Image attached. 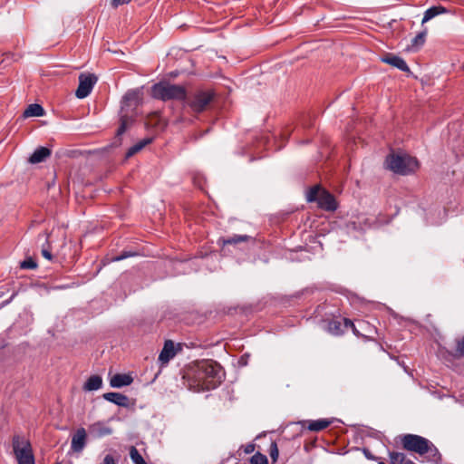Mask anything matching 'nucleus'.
<instances>
[{"label": "nucleus", "mask_w": 464, "mask_h": 464, "mask_svg": "<svg viewBox=\"0 0 464 464\" xmlns=\"http://www.w3.org/2000/svg\"><path fill=\"white\" fill-rule=\"evenodd\" d=\"M306 199L309 202H316L320 208L326 211H334L337 208L334 197L319 185L309 189Z\"/></svg>", "instance_id": "5"}, {"label": "nucleus", "mask_w": 464, "mask_h": 464, "mask_svg": "<svg viewBox=\"0 0 464 464\" xmlns=\"http://www.w3.org/2000/svg\"><path fill=\"white\" fill-rule=\"evenodd\" d=\"M103 398L112 402L118 406L129 408L130 407V400L129 398L119 392H106L103 394Z\"/></svg>", "instance_id": "11"}, {"label": "nucleus", "mask_w": 464, "mask_h": 464, "mask_svg": "<svg viewBox=\"0 0 464 464\" xmlns=\"http://www.w3.org/2000/svg\"><path fill=\"white\" fill-rule=\"evenodd\" d=\"M176 355L175 344L171 340L165 342L163 349L159 355V361L162 364H166Z\"/></svg>", "instance_id": "10"}, {"label": "nucleus", "mask_w": 464, "mask_h": 464, "mask_svg": "<svg viewBox=\"0 0 464 464\" xmlns=\"http://www.w3.org/2000/svg\"><path fill=\"white\" fill-rule=\"evenodd\" d=\"M428 34L427 28H424L421 32H420L413 39L412 45L413 46H421L424 44L426 36Z\"/></svg>", "instance_id": "25"}, {"label": "nucleus", "mask_w": 464, "mask_h": 464, "mask_svg": "<svg viewBox=\"0 0 464 464\" xmlns=\"http://www.w3.org/2000/svg\"><path fill=\"white\" fill-rule=\"evenodd\" d=\"M305 423V427L307 430L311 431H321L328 428L331 425L332 420L327 419H320L316 420H307Z\"/></svg>", "instance_id": "17"}, {"label": "nucleus", "mask_w": 464, "mask_h": 464, "mask_svg": "<svg viewBox=\"0 0 464 464\" xmlns=\"http://www.w3.org/2000/svg\"><path fill=\"white\" fill-rule=\"evenodd\" d=\"M328 330L333 334H341L343 333L342 330V323L337 320H332L328 324Z\"/></svg>", "instance_id": "26"}, {"label": "nucleus", "mask_w": 464, "mask_h": 464, "mask_svg": "<svg viewBox=\"0 0 464 464\" xmlns=\"http://www.w3.org/2000/svg\"><path fill=\"white\" fill-rule=\"evenodd\" d=\"M51 155V150L45 147L37 148L30 156L29 162L36 164L44 161Z\"/></svg>", "instance_id": "16"}, {"label": "nucleus", "mask_w": 464, "mask_h": 464, "mask_svg": "<svg viewBox=\"0 0 464 464\" xmlns=\"http://www.w3.org/2000/svg\"><path fill=\"white\" fill-rule=\"evenodd\" d=\"M102 385V379L99 375H92L84 383V391H96L99 390Z\"/></svg>", "instance_id": "19"}, {"label": "nucleus", "mask_w": 464, "mask_h": 464, "mask_svg": "<svg viewBox=\"0 0 464 464\" xmlns=\"http://www.w3.org/2000/svg\"><path fill=\"white\" fill-rule=\"evenodd\" d=\"M363 451L368 459H374V458L370 454L368 450H364Z\"/></svg>", "instance_id": "38"}, {"label": "nucleus", "mask_w": 464, "mask_h": 464, "mask_svg": "<svg viewBox=\"0 0 464 464\" xmlns=\"http://www.w3.org/2000/svg\"><path fill=\"white\" fill-rule=\"evenodd\" d=\"M90 435L93 438H102L112 433V429L106 421H96L88 428Z\"/></svg>", "instance_id": "9"}, {"label": "nucleus", "mask_w": 464, "mask_h": 464, "mask_svg": "<svg viewBox=\"0 0 464 464\" xmlns=\"http://www.w3.org/2000/svg\"><path fill=\"white\" fill-rule=\"evenodd\" d=\"M129 453H130V457L131 460L134 462V464H146L143 457L140 455L139 450L134 446L130 447Z\"/></svg>", "instance_id": "23"}, {"label": "nucleus", "mask_w": 464, "mask_h": 464, "mask_svg": "<svg viewBox=\"0 0 464 464\" xmlns=\"http://www.w3.org/2000/svg\"><path fill=\"white\" fill-rule=\"evenodd\" d=\"M449 13H450V11L442 5L431 6L424 12V15H423L421 24H424L425 23L429 22L430 20L433 19L434 17H436L438 15L445 14H449Z\"/></svg>", "instance_id": "13"}, {"label": "nucleus", "mask_w": 464, "mask_h": 464, "mask_svg": "<svg viewBox=\"0 0 464 464\" xmlns=\"http://www.w3.org/2000/svg\"><path fill=\"white\" fill-rule=\"evenodd\" d=\"M152 141V139L146 138L142 140L137 142L135 145L130 147L128 151L126 152V158H130L133 155H135L137 152L140 151L145 146L150 144Z\"/></svg>", "instance_id": "21"}, {"label": "nucleus", "mask_w": 464, "mask_h": 464, "mask_svg": "<svg viewBox=\"0 0 464 464\" xmlns=\"http://www.w3.org/2000/svg\"><path fill=\"white\" fill-rule=\"evenodd\" d=\"M136 99V95L134 92H128L124 96V102H129Z\"/></svg>", "instance_id": "36"}, {"label": "nucleus", "mask_w": 464, "mask_h": 464, "mask_svg": "<svg viewBox=\"0 0 464 464\" xmlns=\"http://www.w3.org/2000/svg\"><path fill=\"white\" fill-rule=\"evenodd\" d=\"M251 239V237L249 236H241V235H234L232 237H229L227 238L221 237L218 239V245H220L222 247H225L227 245H237L242 242H246Z\"/></svg>", "instance_id": "18"}, {"label": "nucleus", "mask_w": 464, "mask_h": 464, "mask_svg": "<svg viewBox=\"0 0 464 464\" xmlns=\"http://www.w3.org/2000/svg\"><path fill=\"white\" fill-rule=\"evenodd\" d=\"M250 464H268V459L266 455L256 452L251 457Z\"/></svg>", "instance_id": "28"}, {"label": "nucleus", "mask_w": 464, "mask_h": 464, "mask_svg": "<svg viewBox=\"0 0 464 464\" xmlns=\"http://www.w3.org/2000/svg\"><path fill=\"white\" fill-rule=\"evenodd\" d=\"M133 378L130 374L117 373L110 380V385L113 388H121L131 384Z\"/></svg>", "instance_id": "12"}, {"label": "nucleus", "mask_w": 464, "mask_h": 464, "mask_svg": "<svg viewBox=\"0 0 464 464\" xmlns=\"http://www.w3.org/2000/svg\"><path fill=\"white\" fill-rule=\"evenodd\" d=\"M365 323L364 322H359V325L362 326V325H364Z\"/></svg>", "instance_id": "39"}, {"label": "nucleus", "mask_w": 464, "mask_h": 464, "mask_svg": "<svg viewBox=\"0 0 464 464\" xmlns=\"http://www.w3.org/2000/svg\"><path fill=\"white\" fill-rule=\"evenodd\" d=\"M223 377L222 368L217 362L202 360L190 366L183 379L190 391L198 392L217 388Z\"/></svg>", "instance_id": "1"}, {"label": "nucleus", "mask_w": 464, "mask_h": 464, "mask_svg": "<svg viewBox=\"0 0 464 464\" xmlns=\"http://www.w3.org/2000/svg\"><path fill=\"white\" fill-rule=\"evenodd\" d=\"M42 255L44 258L48 259V260H51L53 256H52V253L49 249V246L45 247L44 246H43V248H42Z\"/></svg>", "instance_id": "35"}, {"label": "nucleus", "mask_w": 464, "mask_h": 464, "mask_svg": "<svg viewBox=\"0 0 464 464\" xmlns=\"http://www.w3.org/2000/svg\"><path fill=\"white\" fill-rule=\"evenodd\" d=\"M97 81V76L92 73H81L79 76V86L75 92L76 97L79 99L87 97Z\"/></svg>", "instance_id": "8"}, {"label": "nucleus", "mask_w": 464, "mask_h": 464, "mask_svg": "<svg viewBox=\"0 0 464 464\" xmlns=\"http://www.w3.org/2000/svg\"><path fill=\"white\" fill-rule=\"evenodd\" d=\"M255 449H256V445L254 443H249L247 445H246L245 447H243V452L245 454H251L255 451ZM241 449H239V450L237 451L238 455L240 456L241 455Z\"/></svg>", "instance_id": "33"}, {"label": "nucleus", "mask_w": 464, "mask_h": 464, "mask_svg": "<svg viewBox=\"0 0 464 464\" xmlns=\"http://www.w3.org/2000/svg\"><path fill=\"white\" fill-rule=\"evenodd\" d=\"M343 324H344L345 328H351L355 335H357V336H364L363 334H361L358 331V329L355 326V324L350 319L344 318L343 319Z\"/></svg>", "instance_id": "30"}, {"label": "nucleus", "mask_w": 464, "mask_h": 464, "mask_svg": "<svg viewBox=\"0 0 464 464\" xmlns=\"http://www.w3.org/2000/svg\"><path fill=\"white\" fill-rule=\"evenodd\" d=\"M447 353L454 359L464 356V335L456 340V348L453 351H447Z\"/></svg>", "instance_id": "22"}, {"label": "nucleus", "mask_w": 464, "mask_h": 464, "mask_svg": "<svg viewBox=\"0 0 464 464\" xmlns=\"http://www.w3.org/2000/svg\"><path fill=\"white\" fill-rule=\"evenodd\" d=\"M86 440V431L83 428L78 429L72 439V449L80 451L83 449Z\"/></svg>", "instance_id": "14"}, {"label": "nucleus", "mask_w": 464, "mask_h": 464, "mask_svg": "<svg viewBox=\"0 0 464 464\" xmlns=\"http://www.w3.org/2000/svg\"><path fill=\"white\" fill-rule=\"evenodd\" d=\"M136 256V253L130 251H123L120 256H114L111 258L112 262L121 261L124 258Z\"/></svg>", "instance_id": "31"}, {"label": "nucleus", "mask_w": 464, "mask_h": 464, "mask_svg": "<svg viewBox=\"0 0 464 464\" xmlns=\"http://www.w3.org/2000/svg\"><path fill=\"white\" fill-rule=\"evenodd\" d=\"M131 119L127 117V116H121V125L119 127V129L117 130V136H121V134H123L127 128L131 124Z\"/></svg>", "instance_id": "27"}, {"label": "nucleus", "mask_w": 464, "mask_h": 464, "mask_svg": "<svg viewBox=\"0 0 464 464\" xmlns=\"http://www.w3.org/2000/svg\"><path fill=\"white\" fill-rule=\"evenodd\" d=\"M389 169L400 175H408L419 168L418 160L407 154H392L386 159Z\"/></svg>", "instance_id": "4"}, {"label": "nucleus", "mask_w": 464, "mask_h": 464, "mask_svg": "<svg viewBox=\"0 0 464 464\" xmlns=\"http://www.w3.org/2000/svg\"><path fill=\"white\" fill-rule=\"evenodd\" d=\"M44 237H45V240L47 241L48 240V235L46 234Z\"/></svg>", "instance_id": "40"}, {"label": "nucleus", "mask_w": 464, "mask_h": 464, "mask_svg": "<svg viewBox=\"0 0 464 464\" xmlns=\"http://www.w3.org/2000/svg\"><path fill=\"white\" fill-rule=\"evenodd\" d=\"M401 447L424 458L428 462L438 464L442 456L437 447L428 439L416 434H404L399 437Z\"/></svg>", "instance_id": "2"}, {"label": "nucleus", "mask_w": 464, "mask_h": 464, "mask_svg": "<svg viewBox=\"0 0 464 464\" xmlns=\"http://www.w3.org/2000/svg\"><path fill=\"white\" fill-rule=\"evenodd\" d=\"M130 1L131 0H111V5L112 7L117 8L120 5L129 4Z\"/></svg>", "instance_id": "34"}, {"label": "nucleus", "mask_w": 464, "mask_h": 464, "mask_svg": "<svg viewBox=\"0 0 464 464\" xmlns=\"http://www.w3.org/2000/svg\"><path fill=\"white\" fill-rule=\"evenodd\" d=\"M214 97L215 93L211 90H198L187 96L185 100L192 111L199 113L209 108Z\"/></svg>", "instance_id": "6"}, {"label": "nucleus", "mask_w": 464, "mask_h": 464, "mask_svg": "<svg viewBox=\"0 0 464 464\" xmlns=\"http://www.w3.org/2000/svg\"><path fill=\"white\" fill-rule=\"evenodd\" d=\"M382 61L393 66V67H396L398 69H400L401 71L402 72H409L410 69L407 65V63H405V61L399 57V56H396V55H392V54H388L386 55L385 57L382 58Z\"/></svg>", "instance_id": "15"}, {"label": "nucleus", "mask_w": 464, "mask_h": 464, "mask_svg": "<svg viewBox=\"0 0 464 464\" xmlns=\"http://www.w3.org/2000/svg\"><path fill=\"white\" fill-rule=\"evenodd\" d=\"M44 114V108L36 103L30 104L24 112V117H40Z\"/></svg>", "instance_id": "20"}, {"label": "nucleus", "mask_w": 464, "mask_h": 464, "mask_svg": "<svg viewBox=\"0 0 464 464\" xmlns=\"http://www.w3.org/2000/svg\"><path fill=\"white\" fill-rule=\"evenodd\" d=\"M151 95L153 98L161 101H183L187 98V92L181 85L160 82L152 86Z\"/></svg>", "instance_id": "3"}, {"label": "nucleus", "mask_w": 464, "mask_h": 464, "mask_svg": "<svg viewBox=\"0 0 464 464\" xmlns=\"http://www.w3.org/2000/svg\"><path fill=\"white\" fill-rule=\"evenodd\" d=\"M13 450L18 464H34V458L30 442L20 436L13 439Z\"/></svg>", "instance_id": "7"}, {"label": "nucleus", "mask_w": 464, "mask_h": 464, "mask_svg": "<svg viewBox=\"0 0 464 464\" xmlns=\"http://www.w3.org/2000/svg\"><path fill=\"white\" fill-rule=\"evenodd\" d=\"M21 267L24 269H34L36 267V263L29 258L21 263Z\"/></svg>", "instance_id": "32"}, {"label": "nucleus", "mask_w": 464, "mask_h": 464, "mask_svg": "<svg viewBox=\"0 0 464 464\" xmlns=\"http://www.w3.org/2000/svg\"><path fill=\"white\" fill-rule=\"evenodd\" d=\"M103 464H114V460H113L112 457H111L110 455H107L104 458Z\"/></svg>", "instance_id": "37"}, {"label": "nucleus", "mask_w": 464, "mask_h": 464, "mask_svg": "<svg viewBox=\"0 0 464 464\" xmlns=\"http://www.w3.org/2000/svg\"><path fill=\"white\" fill-rule=\"evenodd\" d=\"M392 464H414L411 460L405 461L404 453L392 452L391 453Z\"/></svg>", "instance_id": "24"}, {"label": "nucleus", "mask_w": 464, "mask_h": 464, "mask_svg": "<svg viewBox=\"0 0 464 464\" xmlns=\"http://www.w3.org/2000/svg\"><path fill=\"white\" fill-rule=\"evenodd\" d=\"M278 454H279V452H278L277 444L275 441H272L270 444V448H269V455L274 463L277 461Z\"/></svg>", "instance_id": "29"}]
</instances>
